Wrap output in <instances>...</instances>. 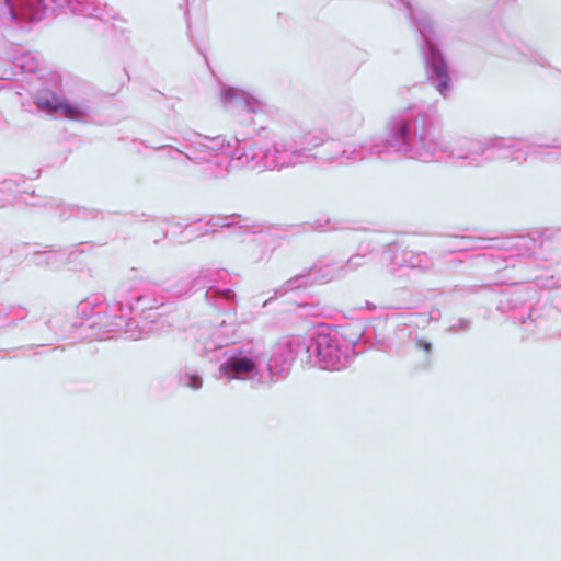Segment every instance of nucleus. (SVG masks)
Returning a JSON list of instances; mask_svg holds the SVG:
<instances>
[{"instance_id":"obj_9","label":"nucleus","mask_w":561,"mask_h":561,"mask_svg":"<svg viewBox=\"0 0 561 561\" xmlns=\"http://www.w3.org/2000/svg\"><path fill=\"white\" fill-rule=\"evenodd\" d=\"M35 104L48 113H58L69 119H84L91 112L87 103L71 102L50 90L38 91Z\"/></svg>"},{"instance_id":"obj_11","label":"nucleus","mask_w":561,"mask_h":561,"mask_svg":"<svg viewBox=\"0 0 561 561\" xmlns=\"http://www.w3.org/2000/svg\"><path fill=\"white\" fill-rule=\"evenodd\" d=\"M47 7L44 0H0V19L16 22H38Z\"/></svg>"},{"instance_id":"obj_10","label":"nucleus","mask_w":561,"mask_h":561,"mask_svg":"<svg viewBox=\"0 0 561 561\" xmlns=\"http://www.w3.org/2000/svg\"><path fill=\"white\" fill-rule=\"evenodd\" d=\"M164 302L165 300L163 297H152L147 294L138 293H130L125 298L126 310L129 314L135 312V314L138 317V319H135L139 323V327L151 324L153 321V332L160 329V316L153 311L159 307H162Z\"/></svg>"},{"instance_id":"obj_2","label":"nucleus","mask_w":561,"mask_h":561,"mask_svg":"<svg viewBox=\"0 0 561 561\" xmlns=\"http://www.w3.org/2000/svg\"><path fill=\"white\" fill-rule=\"evenodd\" d=\"M267 153L270 149H264L257 140H248L239 135L228 142L220 136L214 138L198 136L187 151L173 149L167 157L172 160L179 159L183 167H186L187 162L205 164L204 172L218 178L228 171L232 161L252 169H267Z\"/></svg>"},{"instance_id":"obj_29","label":"nucleus","mask_w":561,"mask_h":561,"mask_svg":"<svg viewBox=\"0 0 561 561\" xmlns=\"http://www.w3.org/2000/svg\"><path fill=\"white\" fill-rule=\"evenodd\" d=\"M162 148H167V146H165V145H162V146H160V147H157L156 149H162Z\"/></svg>"},{"instance_id":"obj_8","label":"nucleus","mask_w":561,"mask_h":561,"mask_svg":"<svg viewBox=\"0 0 561 561\" xmlns=\"http://www.w3.org/2000/svg\"><path fill=\"white\" fill-rule=\"evenodd\" d=\"M294 131L284 130L276 136L267 153V169L282 170L308 162Z\"/></svg>"},{"instance_id":"obj_26","label":"nucleus","mask_w":561,"mask_h":561,"mask_svg":"<svg viewBox=\"0 0 561 561\" xmlns=\"http://www.w3.org/2000/svg\"><path fill=\"white\" fill-rule=\"evenodd\" d=\"M47 257H39V253L36 254V264H46Z\"/></svg>"},{"instance_id":"obj_6","label":"nucleus","mask_w":561,"mask_h":561,"mask_svg":"<svg viewBox=\"0 0 561 561\" xmlns=\"http://www.w3.org/2000/svg\"><path fill=\"white\" fill-rule=\"evenodd\" d=\"M287 345H290V352L293 347H296L297 353L300 348L304 350L307 362L323 370H342L355 356L353 342L342 336L337 330L328 328L318 329L307 344L294 340Z\"/></svg>"},{"instance_id":"obj_18","label":"nucleus","mask_w":561,"mask_h":561,"mask_svg":"<svg viewBox=\"0 0 561 561\" xmlns=\"http://www.w3.org/2000/svg\"><path fill=\"white\" fill-rule=\"evenodd\" d=\"M234 333L233 323H227V320H222L221 324L202 341L203 352L209 355L228 346L233 341Z\"/></svg>"},{"instance_id":"obj_22","label":"nucleus","mask_w":561,"mask_h":561,"mask_svg":"<svg viewBox=\"0 0 561 561\" xmlns=\"http://www.w3.org/2000/svg\"><path fill=\"white\" fill-rule=\"evenodd\" d=\"M508 248L516 251H523L530 249V244L534 243L533 239H529L527 237H513L508 239Z\"/></svg>"},{"instance_id":"obj_7","label":"nucleus","mask_w":561,"mask_h":561,"mask_svg":"<svg viewBox=\"0 0 561 561\" xmlns=\"http://www.w3.org/2000/svg\"><path fill=\"white\" fill-rule=\"evenodd\" d=\"M387 139L374 138L370 142H358V141H331L327 146L329 153L328 159L340 165H348L355 162L363 161L371 156L382 158L390 153H397L396 150H387L382 152L375 151V146L379 142L387 144L391 140L389 134V123L387 124Z\"/></svg>"},{"instance_id":"obj_4","label":"nucleus","mask_w":561,"mask_h":561,"mask_svg":"<svg viewBox=\"0 0 561 561\" xmlns=\"http://www.w3.org/2000/svg\"><path fill=\"white\" fill-rule=\"evenodd\" d=\"M76 313L84 321L80 329L89 339L105 340L115 333H124L127 339L140 340L154 330L152 324L139 327L136 319L129 317L123 301L110 304L100 297L87 298L78 304Z\"/></svg>"},{"instance_id":"obj_14","label":"nucleus","mask_w":561,"mask_h":561,"mask_svg":"<svg viewBox=\"0 0 561 561\" xmlns=\"http://www.w3.org/2000/svg\"><path fill=\"white\" fill-rule=\"evenodd\" d=\"M389 270L396 273L399 270H419L426 272L434 266L433 259L425 252H414L410 250H396L389 254Z\"/></svg>"},{"instance_id":"obj_27","label":"nucleus","mask_w":561,"mask_h":561,"mask_svg":"<svg viewBox=\"0 0 561 561\" xmlns=\"http://www.w3.org/2000/svg\"><path fill=\"white\" fill-rule=\"evenodd\" d=\"M296 280H298V278H296V279H295V282H296ZM297 286H298V285H295L293 279L288 282V287H289V289H294V288H295V287H297Z\"/></svg>"},{"instance_id":"obj_28","label":"nucleus","mask_w":561,"mask_h":561,"mask_svg":"<svg viewBox=\"0 0 561 561\" xmlns=\"http://www.w3.org/2000/svg\"><path fill=\"white\" fill-rule=\"evenodd\" d=\"M461 329L466 330L468 328V323L463 320L460 321Z\"/></svg>"},{"instance_id":"obj_25","label":"nucleus","mask_w":561,"mask_h":561,"mask_svg":"<svg viewBox=\"0 0 561 561\" xmlns=\"http://www.w3.org/2000/svg\"><path fill=\"white\" fill-rule=\"evenodd\" d=\"M531 60L534 62H537V64L541 65V66L546 65V61H545L543 57L538 56V55L534 56Z\"/></svg>"},{"instance_id":"obj_1","label":"nucleus","mask_w":561,"mask_h":561,"mask_svg":"<svg viewBox=\"0 0 561 561\" xmlns=\"http://www.w3.org/2000/svg\"><path fill=\"white\" fill-rule=\"evenodd\" d=\"M434 112L422 105L411 104L389 119L391 140L379 142L375 151L396 150L400 156L422 162L453 158L467 165H482L496 159H508L523 163L533 148H556L557 140L540 142L520 138H458L454 144L437 139Z\"/></svg>"},{"instance_id":"obj_16","label":"nucleus","mask_w":561,"mask_h":561,"mask_svg":"<svg viewBox=\"0 0 561 561\" xmlns=\"http://www.w3.org/2000/svg\"><path fill=\"white\" fill-rule=\"evenodd\" d=\"M214 273L210 270H202L192 282L180 279L174 284H170V279H156L152 283L161 286L164 290L170 291L173 296L180 297L187 294L193 287H209L215 285Z\"/></svg>"},{"instance_id":"obj_20","label":"nucleus","mask_w":561,"mask_h":561,"mask_svg":"<svg viewBox=\"0 0 561 561\" xmlns=\"http://www.w3.org/2000/svg\"><path fill=\"white\" fill-rule=\"evenodd\" d=\"M179 383L192 390H199L203 387V378L193 368L185 367L180 371Z\"/></svg>"},{"instance_id":"obj_19","label":"nucleus","mask_w":561,"mask_h":561,"mask_svg":"<svg viewBox=\"0 0 561 561\" xmlns=\"http://www.w3.org/2000/svg\"><path fill=\"white\" fill-rule=\"evenodd\" d=\"M298 144L305 149V157L309 161L312 158L311 151L327 141V135L321 130L294 131Z\"/></svg>"},{"instance_id":"obj_24","label":"nucleus","mask_w":561,"mask_h":561,"mask_svg":"<svg viewBox=\"0 0 561 561\" xmlns=\"http://www.w3.org/2000/svg\"><path fill=\"white\" fill-rule=\"evenodd\" d=\"M415 345L419 350H422L423 352H425L426 354H430L431 351H432V344L427 341H424V340H417L415 342Z\"/></svg>"},{"instance_id":"obj_3","label":"nucleus","mask_w":561,"mask_h":561,"mask_svg":"<svg viewBox=\"0 0 561 561\" xmlns=\"http://www.w3.org/2000/svg\"><path fill=\"white\" fill-rule=\"evenodd\" d=\"M224 362L216 373L225 382L248 381L253 386H267L285 377L290 368V345L278 344L271 351L248 343L224 352Z\"/></svg>"},{"instance_id":"obj_15","label":"nucleus","mask_w":561,"mask_h":561,"mask_svg":"<svg viewBox=\"0 0 561 561\" xmlns=\"http://www.w3.org/2000/svg\"><path fill=\"white\" fill-rule=\"evenodd\" d=\"M366 263V256L355 254L351 256L344 264H328L324 267L313 266L310 272V277L313 282H330L348 272L356 271L358 267Z\"/></svg>"},{"instance_id":"obj_23","label":"nucleus","mask_w":561,"mask_h":561,"mask_svg":"<svg viewBox=\"0 0 561 561\" xmlns=\"http://www.w3.org/2000/svg\"><path fill=\"white\" fill-rule=\"evenodd\" d=\"M39 257H47L46 265L57 267L65 262L64 253L55 251H45L39 253Z\"/></svg>"},{"instance_id":"obj_12","label":"nucleus","mask_w":561,"mask_h":561,"mask_svg":"<svg viewBox=\"0 0 561 561\" xmlns=\"http://www.w3.org/2000/svg\"><path fill=\"white\" fill-rule=\"evenodd\" d=\"M220 100L222 105L231 112L261 113L265 111L266 104L263 100L250 94L247 91L222 87L220 91Z\"/></svg>"},{"instance_id":"obj_21","label":"nucleus","mask_w":561,"mask_h":561,"mask_svg":"<svg viewBox=\"0 0 561 561\" xmlns=\"http://www.w3.org/2000/svg\"><path fill=\"white\" fill-rule=\"evenodd\" d=\"M240 224L241 217L239 215H217L213 216L208 221L211 231H215V229L218 227H231Z\"/></svg>"},{"instance_id":"obj_13","label":"nucleus","mask_w":561,"mask_h":561,"mask_svg":"<svg viewBox=\"0 0 561 561\" xmlns=\"http://www.w3.org/2000/svg\"><path fill=\"white\" fill-rule=\"evenodd\" d=\"M55 8L65 12L84 18H95L102 22H108L114 19L115 12L107 4L96 2L95 0H51Z\"/></svg>"},{"instance_id":"obj_5","label":"nucleus","mask_w":561,"mask_h":561,"mask_svg":"<svg viewBox=\"0 0 561 561\" xmlns=\"http://www.w3.org/2000/svg\"><path fill=\"white\" fill-rule=\"evenodd\" d=\"M399 1L404 4L408 10V18L422 38L421 53L427 81L442 98H449L453 91L450 71L436 44V33L432 18L420 8L419 0Z\"/></svg>"},{"instance_id":"obj_17","label":"nucleus","mask_w":561,"mask_h":561,"mask_svg":"<svg viewBox=\"0 0 561 561\" xmlns=\"http://www.w3.org/2000/svg\"><path fill=\"white\" fill-rule=\"evenodd\" d=\"M205 299L214 308L227 312L228 320L233 321L237 309L236 294L229 288L211 285L205 293Z\"/></svg>"}]
</instances>
